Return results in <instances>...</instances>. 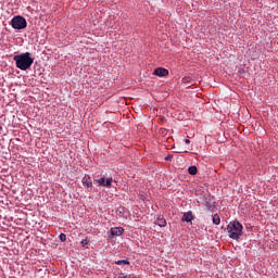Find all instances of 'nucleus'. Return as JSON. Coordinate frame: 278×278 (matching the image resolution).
<instances>
[{
    "instance_id": "f257e3e1",
    "label": "nucleus",
    "mask_w": 278,
    "mask_h": 278,
    "mask_svg": "<svg viewBox=\"0 0 278 278\" xmlns=\"http://www.w3.org/2000/svg\"><path fill=\"white\" fill-rule=\"evenodd\" d=\"M13 60L20 71H27L31 68V64H34V59H31V53L29 52L14 55Z\"/></svg>"
},
{
    "instance_id": "f03ea898",
    "label": "nucleus",
    "mask_w": 278,
    "mask_h": 278,
    "mask_svg": "<svg viewBox=\"0 0 278 278\" xmlns=\"http://www.w3.org/2000/svg\"><path fill=\"white\" fill-rule=\"evenodd\" d=\"M242 229H244V227H242V224H240V222H230L227 226L229 238H231V240H240V237L243 233Z\"/></svg>"
},
{
    "instance_id": "7ed1b4c3",
    "label": "nucleus",
    "mask_w": 278,
    "mask_h": 278,
    "mask_svg": "<svg viewBox=\"0 0 278 278\" xmlns=\"http://www.w3.org/2000/svg\"><path fill=\"white\" fill-rule=\"evenodd\" d=\"M11 26L13 29H25L27 27V20L21 15L14 16L11 21Z\"/></svg>"
},
{
    "instance_id": "20e7f679",
    "label": "nucleus",
    "mask_w": 278,
    "mask_h": 278,
    "mask_svg": "<svg viewBox=\"0 0 278 278\" xmlns=\"http://www.w3.org/2000/svg\"><path fill=\"white\" fill-rule=\"evenodd\" d=\"M94 181L98 184V186H102L103 188H112V184H114V178L105 176L100 177L99 179H94Z\"/></svg>"
},
{
    "instance_id": "39448f33",
    "label": "nucleus",
    "mask_w": 278,
    "mask_h": 278,
    "mask_svg": "<svg viewBox=\"0 0 278 278\" xmlns=\"http://www.w3.org/2000/svg\"><path fill=\"white\" fill-rule=\"evenodd\" d=\"M153 75H156V77H166V75H168V70L164 67H157L154 70Z\"/></svg>"
},
{
    "instance_id": "423d86ee",
    "label": "nucleus",
    "mask_w": 278,
    "mask_h": 278,
    "mask_svg": "<svg viewBox=\"0 0 278 278\" xmlns=\"http://www.w3.org/2000/svg\"><path fill=\"white\" fill-rule=\"evenodd\" d=\"M194 220V216L192 215V211H189L182 215V223H192Z\"/></svg>"
},
{
    "instance_id": "0eeeda50",
    "label": "nucleus",
    "mask_w": 278,
    "mask_h": 278,
    "mask_svg": "<svg viewBox=\"0 0 278 278\" xmlns=\"http://www.w3.org/2000/svg\"><path fill=\"white\" fill-rule=\"evenodd\" d=\"M81 181L85 188L92 189V178H90V175H85Z\"/></svg>"
},
{
    "instance_id": "6e6552de",
    "label": "nucleus",
    "mask_w": 278,
    "mask_h": 278,
    "mask_svg": "<svg viewBox=\"0 0 278 278\" xmlns=\"http://www.w3.org/2000/svg\"><path fill=\"white\" fill-rule=\"evenodd\" d=\"M123 231H125V229L122 227L111 228V236H123Z\"/></svg>"
},
{
    "instance_id": "1a4fd4ad",
    "label": "nucleus",
    "mask_w": 278,
    "mask_h": 278,
    "mask_svg": "<svg viewBox=\"0 0 278 278\" xmlns=\"http://www.w3.org/2000/svg\"><path fill=\"white\" fill-rule=\"evenodd\" d=\"M155 225H157L159 227H166V219L164 217H159L155 220Z\"/></svg>"
},
{
    "instance_id": "9d476101",
    "label": "nucleus",
    "mask_w": 278,
    "mask_h": 278,
    "mask_svg": "<svg viewBox=\"0 0 278 278\" xmlns=\"http://www.w3.org/2000/svg\"><path fill=\"white\" fill-rule=\"evenodd\" d=\"M199 170L197 169V166H190L188 167L189 175H197Z\"/></svg>"
},
{
    "instance_id": "9b49d317",
    "label": "nucleus",
    "mask_w": 278,
    "mask_h": 278,
    "mask_svg": "<svg viewBox=\"0 0 278 278\" xmlns=\"http://www.w3.org/2000/svg\"><path fill=\"white\" fill-rule=\"evenodd\" d=\"M214 225H220V216L218 214L213 215Z\"/></svg>"
},
{
    "instance_id": "f8f14e48",
    "label": "nucleus",
    "mask_w": 278,
    "mask_h": 278,
    "mask_svg": "<svg viewBox=\"0 0 278 278\" xmlns=\"http://www.w3.org/2000/svg\"><path fill=\"white\" fill-rule=\"evenodd\" d=\"M115 264H116L117 266H121V265H123V264L129 266L130 263H129V260H121V261H116Z\"/></svg>"
},
{
    "instance_id": "ddd939ff",
    "label": "nucleus",
    "mask_w": 278,
    "mask_h": 278,
    "mask_svg": "<svg viewBox=\"0 0 278 278\" xmlns=\"http://www.w3.org/2000/svg\"><path fill=\"white\" fill-rule=\"evenodd\" d=\"M59 238H60L61 242H66V236L64 233H61L59 236Z\"/></svg>"
},
{
    "instance_id": "4468645a",
    "label": "nucleus",
    "mask_w": 278,
    "mask_h": 278,
    "mask_svg": "<svg viewBox=\"0 0 278 278\" xmlns=\"http://www.w3.org/2000/svg\"><path fill=\"white\" fill-rule=\"evenodd\" d=\"M88 242H89L88 239H83L80 242L81 247H86L88 244Z\"/></svg>"
},
{
    "instance_id": "2eb2a0df",
    "label": "nucleus",
    "mask_w": 278,
    "mask_h": 278,
    "mask_svg": "<svg viewBox=\"0 0 278 278\" xmlns=\"http://www.w3.org/2000/svg\"><path fill=\"white\" fill-rule=\"evenodd\" d=\"M166 162H170V160H173V155H168L165 157Z\"/></svg>"
},
{
    "instance_id": "dca6fc26",
    "label": "nucleus",
    "mask_w": 278,
    "mask_h": 278,
    "mask_svg": "<svg viewBox=\"0 0 278 278\" xmlns=\"http://www.w3.org/2000/svg\"><path fill=\"white\" fill-rule=\"evenodd\" d=\"M186 144H190V139L185 140Z\"/></svg>"
},
{
    "instance_id": "f3484780",
    "label": "nucleus",
    "mask_w": 278,
    "mask_h": 278,
    "mask_svg": "<svg viewBox=\"0 0 278 278\" xmlns=\"http://www.w3.org/2000/svg\"><path fill=\"white\" fill-rule=\"evenodd\" d=\"M119 278H127V276H123V277H119Z\"/></svg>"
}]
</instances>
